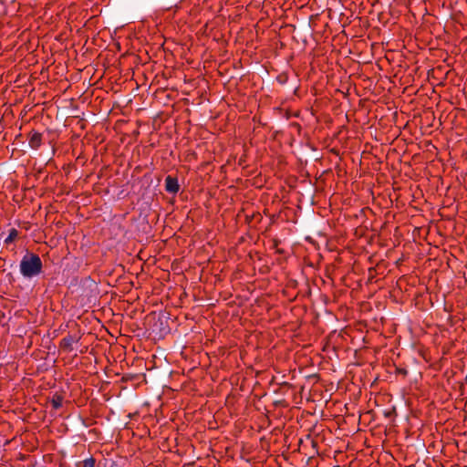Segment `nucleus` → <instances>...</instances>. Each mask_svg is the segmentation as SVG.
I'll return each instance as SVG.
<instances>
[{"label": "nucleus", "mask_w": 467, "mask_h": 467, "mask_svg": "<svg viewBox=\"0 0 467 467\" xmlns=\"http://www.w3.org/2000/svg\"><path fill=\"white\" fill-rule=\"evenodd\" d=\"M51 404L55 410H58L62 406V397L58 395L54 396Z\"/></svg>", "instance_id": "obj_6"}, {"label": "nucleus", "mask_w": 467, "mask_h": 467, "mask_svg": "<svg viewBox=\"0 0 467 467\" xmlns=\"http://www.w3.org/2000/svg\"><path fill=\"white\" fill-rule=\"evenodd\" d=\"M95 460L93 458H88L83 461L82 467H94Z\"/></svg>", "instance_id": "obj_7"}, {"label": "nucleus", "mask_w": 467, "mask_h": 467, "mask_svg": "<svg viewBox=\"0 0 467 467\" xmlns=\"http://www.w3.org/2000/svg\"><path fill=\"white\" fill-rule=\"evenodd\" d=\"M165 189L170 193H176L179 191L178 180L171 176L165 179Z\"/></svg>", "instance_id": "obj_2"}, {"label": "nucleus", "mask_w": 467, "mask_h": 467, "mask_svg": "<svg viewBox=\"0 0 467 467\" xmlns=\"http://www.w3.org/2000/svg\"><path fill=\"white\" fill-rule=\"evenodd\" d=\"M43 270V264L38 254L26 253L19 264V272L25 279H32L38 276Z\"/></svg>", "instance_id": "obj_1"}, {"label": "nucleus", "mask_w": 467, "mask_h": 467, "mask_svg": "<svg viewBox=\"0 0 467 467\" xmlns=\"http://www.w3.org/2000/svg\"><path fill=\"white\" fill-rule=\"evenodd\" d=\"M41 144V134L35 132L29 140V145L32 149H37Z\"/></svg>", "instance_id": "obj_4"}, {"label": "nucleus", "mask_w": 467, "mask_h": 467, "mask_svg": "<svg viewBox=\"0 0 467 467\" xmlns=\"http://www.w3.org/2000/svg\"><path fill=\"white\" fill-rule=\"evenodd\" d=\"M77 339L73 336L68 335L61 340V347L67 351H71Z\"/></svg>", "instance_id": "obj_3"}, {"label": "nucleus", "mask_w": 467, "mask_h": 467, "mask_svg": "<svg viewBox=\"0 0 467 467\" xmlns=\"http://www.w3.org/2000/svg\"><path fill=\"white\" fill-rule=\"evenodd\" d=\"M17 235L18 232L15 228L10 229L8 235L5 240V244L12 243L17 237Z\"/></svg>", "instance_id": "obj_5"}]
</instances>
